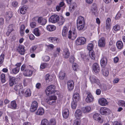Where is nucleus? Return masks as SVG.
<instances>
[{
  "label": "nucleus",
  "mask_w": 125,
  "mask_h": 125,
  "mask_svg": "<svg viewBox=\"0 0 125 125\" xmlns=\"http://www.w3.org/2000/svg\"><path fill=\"white\" fill-rule=\"evenodd\" d=\"M55 88V86L53 85H52L48 86L45 90L46 94L49 95L50 94H52L55 93L54 90Z\"/></svg>",
  "instance_id": "f257e3e1"
},
{
  "label": "nucleus",
  "mask_w": 125,
  "mask_h": 125,
  "mask_svg": "<svg viewBox=\"0 0 125 125\" xmlns=\"http://www.w3.org/2000/svg\"><path fill=\"white\" fill-rule=\"evenodd\" d=\"M90 81L92 83H96L100 87H102L100 80L94 75H92L90 77Z\"/></svg>",
  "instance_id": "f03ea898"
},
{
  "label": "nucleus",
  "mask_w": 125,
  "mask_h": 125,
  "mask_svg": "<svg viewBox=\"0 0 125 125\" xmlns=\"http://www.w3.org/2000/svg\"><path fill=\"white\" fill-rule=\"evenodd\" d=\"M56 96L54 95H52L49 97V98L46 99V101L47 103L50 105H53L55 102V100H56Z\"/></svg>",
  "instance_id": "7ed1b4c3"
},
{
  "label": "nucleus",
  "mask_w": 125,
  "mask_h": 125,
  "mask_svg": "<svg viewBox=\"0 0 125 125\" xmlns=\"http://www.w3.org/2000/svg\"><path fill=\"white\" fill-rule=\"evenodd\" d=\"M86 43V39L84 37H79L76 41V43L77 45H83Z\"/></svg>",
  "instance_id": "20e7f679"
},
{
  "label": "nucleus",
  "mask_w": 125,
  "mask_h": 125,
  "mask_svg": "<svg viewBox=\"0 0 125 125\" xmlns=\"http://www.w3.org/2000/svg\"><path fill=\"white\" fill-rule=\"evenodd\" d=\"M59 16L57 15H52L49 19L50 22L53 23H55L59 21Z\"/></svg>",
  "instance_id": "39448f33"
},
{
  "label": "nucleus",
  "mask_w": 125,
  "mask_h": 125,
  "mask_svg": "<svg viewBox=\"0 0 125 125\" xmlns=\"http://www.w3.org/2000/svg\"><path fill=\"white\" fill-rule=\"evenodd\" d=\"M100 112L101 114L103 115H106L107 114L110 113L111 111L108 108L104 107L101 108Z\"/></svg>",
  "instance_id": "423d86ee"
},
{
  "label": "nucleus",
  "mask_w": 125,
  "mask_h": 125,
  "mask_svg": "<svg viewBox=\"0 0 125 125\" xmlns=\"http://www.w3.org/2000/svg\"><path fill=\"white\" fill-rule=\"evenodd\" d=\"M86 94L87 96L85 99L86 102L87 103H89L93 102L94 99L92 94L90 92H88Z\"/></svg>",
  "instance_id": "0eeeda50"
},
{
  "label": "nucleus",
  "mask_w": 125,
  "mask_h": 125,
  "mask_svg": "<svg viewBox=\"0 0 125 125\" xmlns=\"http://www.w3.org/2000/svg\"><path fill=\"white\" fill-rule=\"evenodd\" d=\"M67 84L68 89L69 91H71L73 89L74 84L73 81L71 80H69L67 82Z\"/></svg>",
  "instance_id": "6e6552de"
},
{
  "label": "nucleus",
  "mask_w": 125,
  "mask_h": 125,
  "mask_svg": "<svg viewBox=\"0 0 125 125\" xmlns=\"http://www.w3.org/2000/svg\"><path fill=\"white\" fill-rule=\"evenodd\" d=\"M98 46L100 47H104L105 44V39L104 37L100 38L98 41Z\"/></svg>",
  "instance_id": "1a4fd4ad"
},
{
  "label": "nucleus",
  "mask_w": 125,
  "mask_h": 125,
  "mask_svg": "<svg viewBox=\"0 0 125 125\" xmlns=\"http://www.w3.org/2000/svg\"><path fill=\"white\" fill-rule=\"evenodd\" d=\"M9 84L10 86H12L16 82V78L14 77L9 76Z\"/></svg>",
  "instance_id": "9d476101"
},
{
  "label": "nucleus",
  "mask_w": 125,
  "mask_h": 125,
  "mask_svg": "<svg viewBox=\"0 0 125 125\" xmlns=\"http://www.w3.org/2000/svg\"><path fill=\"white\" fill-rule=\"evenodd\" d=\"M93 69L95 73H97L99 72L100 70V68L99 67L98 63H95L93 64Z\"/></svg>",
  "instance_id": "9b49d317"
},
{
  "label": "nucleus",
  "mask_w": 125,
  "mask_h": 125,
  "mask_svg": "<svg viewBox=\"0 0 125 125\" xmlns=\"http://www.w3.org/2000/svg\"><path fill=\"white\" fill-rule=\"evenodd\" d=\"M17 50L19 53L22 55L24 54L25 52L24 49V46L23 45H20L18 47Z\"/></svg>",
  "instance_id": "f8f14e48"
},
{
  "label": "nucleus",
  "mask_w": 125,
  "mask_h": 125,
  "mask_svg": "<svg viewBox=\"0 0 125 125\" xmlns=\"http://www.w3.org/2000/svg\"><path fill=\"white\" fill-rule=\"evenodd\" d=\"M82 112L80 110H77L75 112V115L76 119H79L82 116Z\"/></svg>",
  "instance_id": "ddd939ff"
},
{
  "label": "nucleus",
  "mask_w": 125,
  "mask_h": 125,
  "mask_svg": "<svg viewBox=\"0 0 125 125\" xmlns=\"http://www.w3.org/2000/svg\"><path fill=\"white\" fill-rule=\"evenodd\" d=\"M91 108L89 106H87L83 107L82 109L83 112L84 113H89L91 111Z\"/></svg>",
  "instance_id": "4468645a"
},
{
  "label": "nucleus",
  "mask_w": 125,
  "mask_h": 125,
  "mask_svg": "<svg viewBox=\"0 0 125 125\" xmlns=\"http://www.w3.org/2000/svg\"><path fill=\"white\" fill-rule=\"evenodd\" d=\"M38 22L42 25H45L47 22V20L45 19H43L42 17H39L38 19Z\"/></svg>",
  "instance_id": "2eb2a0df"
},
{
  "label": "nucleus",
  "mask_w": 125,
  "mask_h": 125,
  "mask_svg": "<svg viewBox=\"0 0 125 125\" xmlns=\"http://www.w3.org/2000/svg\"><path fill=\"white\" fill-rule=\"evenodd\" d=\"M98 101L100 104L102 106H105L107 104V101L104 98H102L100 99Z\"/></svg>",
  "instance_id": "dca6fc26"
},
{
  "label": "nucleus",
  "mask_w": 125,
  "mask_h": 125,
  "mask_svg": "<svg viewBox=\"0 0 125 125\" xmlns=\"http://www.w3.org/2000/svg\"><path fill=\"white\" fill-rule=\"evenodd\" d=\"M63 55L65 58H68L70 55V53L68 50L67 48L65 49L64 50Z\"/></svg>",
  "instance_id": "f3484780"
},
{
  "label": "nucleus",
  "mask_w": 125,
  "mask_h": 125,
  "mask_svg": "<svg viewBox=\"0 0 125 125\" xmlns=\"http://www.w3.org/2000/svg\"><path fill=\"white\" fill-rule=\"evenodd\" d=\"M107 59L105 57H104L101 60V65L103 67H104L107 64Z\"/></svg>",
  "instance_id": "a211bd4d"
},
{
  "label": "nucleus",
  "mask_w": 125,
  "mask_h": 125,
  "mask_svg": "<svg viewBox=\"0 0 125 125\" xmlns=\"http://www.w3.org/2000/svg\"><path fill=\"white\" fill-rule=\"evenodd\" d=\"M69 112L68 109H65L63 112L62 115L63 117L65 118H67L69 115Z\"/></svg>",
  "instance_id": "6ab92c4d"
},
{
  "label": "nucleus",
  "mask_w": 125,
  "mask_h": 125,
  "mask_svg": "<svg viewBox=\"0 0 125 125\" xmlns=\"http://www.w3.org/2000/svg\"><path fill=\"white\" fill-rule=\"evenodd\" d=\"M99 115H100L99 114L97 113H96L93 115V117L94 120L97 121L98 122L100 121V122H102V121H101V118L99 116Z\"/></svg>",
  "instance_id": "aec40b11"
},
{
  "label": "nucleus",
  "mask_w": 125,
  "mask_h": 125,
  "mask_svg": "<svg viewBox=\"0 0 125 125\" xmlns=\"http://www.w3.org/2000/svg\"><path fill=\"white\" fill-rule=\"evenodd\" d=\"M12 12L11 11L7 12L6 13L5 18L7 21L9 20L12 17Z\"/></svg>",
  "instance_id": "412c9836"
},
{
  "label": "nucleus",
  "mask_w": 125,
  "mask_h": 125,
  "mask_svg": "<svg viewBox=\"0 0 125 125\" xmlns=\"http://www.w3.org/2000/svg\"><path fill=\"white\" fill-rule=\"evenodd\" d=\"M85 26V23H77V29L79 31L82 30Z\"/></svg>",
  "instance_id": "4be33fe9"
},
{
  "label": "nucleus",
  "mask_w": 125,
  "mask_h": 125,
  "mask_svg": "<svg viewBox=\"0 0 125 125\" xmlns=\"http://www.w3.org/2000/svg\"><path fill=\"white\" fill-rule=\"evenodd\" d=\"M47 30L50 31H52L56 29V27L52 25H49L46 27Z\"/></svg>",
  "instance_id": "5701e85b"
},
{
  "label": "nucleus",
  "mask_w": 125,
  "mask_h": 125,
  "mask_svg": "<svg viewBox=\"0 0 125 125\" xmlns=\"http://www.w3.org/2000/svg\"><path fill=\"white\" fill-rule=\"evenodd\" d=\"M44 113V110L42 108H39L37 112H36V114L38 115H42Z\"/></svg>",
  "instance_id": "b1692460"
},
{
  "label": "nucleus",
  "mask_w": 125,
  "mask_h": 125,
  "mask_svg": "<svg viewBox=\"0 0 125 125\" xmlns=\"http://www.w3.org/2000/svg\"><path fill=\"white\" fill-rule=\"evenodd\" d=\"M65 73L63 71H61L60 72L59 75V78L61 80H63L65 77Z\"/></svg>",
  "instance_id": "393cba45"
},
{
  "label": "nucleus",
  "mask_w": 125,
  "mask_h": 125,
  "mask_svg": "<svg viewBox=\"0 0 125 125\" xmlns=\"http://www.w3.org/2000/svg\"><path fill=\"white\" fill-rule=\"evenodd\" d=\"M85 23L84 18L82 16H79L78 18L77 23Z\"/></svg>",
  "instance_id": "a878e982"
},
{
  "label": "nucleus",
  "mask_w": 125,
  "mask_h": 125,
  "mask_svg": "<svg viewBox=\"0 0 125 125\" xmlns=\"http://www.w3.org/2000/svg\"><path fill=\"white\" fill-rule=\"evenodd\" d=\"M111 20L109 18H108L106 21V27L107 29H110V27Z\"/></svg>",
  "instance_id": "bb28decb"
},
{
  "label": "nucleus",
  "mask_w": 125,
  "mask_h": 125,
  "mask_svg": "<svg viewBox=\"0 0 125 125\" xmlns=\"http://www.w3.org/2000/svg\"><path fill=\"white\" fill-rule=\"evenodd\" d=\"M32 71L30 70H27V71L23 73V74L26 76H30L32 75Z\"/></svg>",
  "instance_id": "cd10ccee"
},
{
  "label": "nucleus",
  "mask_w": 125,
  "mask_h": 125,
  "mask_svg": "<svg viewBox=\"0 0 125 125\" xmlns=\"http://www.w3.org/2000/svg\"><path fill=\"white\" fill-rule=\"evenodd\" d=\"M26 8L25 6H22L20 9V13L22 14H25L26 11Z\"/></svg>",
  "instance_id": "c85d7f7f"
},
{
  "label": "nucleus",
  "mask_w": 125,
  "mask_h": 125,
  "mask_svg": "<svg viewBox=\"0 0 125 125\" xmlns=\"http://www.w3.org/2000/svg\"><path fill=\"white\" fill-rule=\"evenodd\" d=\"M61 49L60 48H57L55 52L53 54V55L54 57H56L58 56L60 54Z\"/></svg>",
  "instance_id": "c756f323"
},
{
  "label": "nucleus",
  "mask_w": 125,
  "mask_h": 125,
  "mask_svg": "<svg viewBox=\"0 0 125 125\" xmlns=\"http://www.w3.org/2000/svg\"><path fill=\"white\" fill-rule=\"evenodd\" d=\"M31 92L30 89H28L26 90L24 93V95L25 97H28L31 96Z\"/></svg>",
  "instance_id": "7c9ffc66"
},
{
  "label": "nucleus",
  "mask_w": 125,
  "mask_h": 125,
  "mask_svg": "<svg viewBox=\"0 0 125 125\" xmlns=\"http://www.w3.org/2000/svg\"><path fill=\"white\" fill-rule=\"evenodd\" d=\"M116 45L118 49H121L123 47V44L122 41H118L117 42Z\"/></svg>",
  "instance_id": "2f4dec72"
},
{
  "label": "nucleus",
  "mask_w": 125,
  "mask_h": 125,
  "mask_svg": "<svg viewBox=\"0 0 125 125\" xmlns=\"http://www.w3.org/2000/svg\"><path fill=\"white\" fill-rule=\"evenodd\" d=\"M102 72L103 75L106 76L108 75L109 72L108 69L106 68H103L102 69Z\"/></svg>",
  "instance_id": "473e14b6"
},
{
  "label": "nucleus",
  "mask_w": 125,
  "mask_h": 125,
  "mask_svg": "<svg viewBox=\"0 0 125 125\" xmlns=\"http://www.w3.org/2000/svg\"><path fill=\"white\" fill-rule=\"evenodd\" d=\"M52 77L48 74L46 75L45 76V80L47 83H48L52 80Z\"/></svg>",
  "instance_id": "72a5a7b5"
},
{
  "label": "nucleus",
  "mask_w": 125,
  "mask_h": 125,
  "mask_svg": "<svg viewBox=\"0 0 125 125\" xmlns=\"http://www.w3.org/2000/svg\"><path fill=\"white\" fill-rule=\"evenodd\" d=\"M34 34L36 36H39L41 35V32L39 29L38 28H36L34 30Z\"/></svg>",
  "instance_id": "f704fd0d"
},
{
  "label": "nucleus",
  "mask_w": 125,
  "mask_h": 125,
  "mask_svg": "<svg viewBox=\"0 0 125 125\" xmlns=\"http://www.w3.org/2000/svg\"><path fill=\"white\" fill-rule=\"evenodd\" d=\"M69 9L70 11H73L74 10L75 7L76 6V3L75 2L71 4H70Z\"/></svg>",
  "instance_id": "c9c22d12"
},
{
  "label": "nucleus",
  "mask_w": 125,
  "mask_h": 125,
  "mask_svg": "<svg viewBox=\"0 0 125 125\" xmlns=\"http://www.w3.org/2000/svg\"><path fill=\"white\" fill-rule=\"evenodd\" d=\"M68 30L66 27H64L62 31V35L63 36H65L68 32Z\"/></svg>",
  "instance_id": "e433bc0d"
},
{
  "label": "nucleus",
  "mask_w": 125,
  "mask_h": 125,
  "mask_svg": "<svg viewBox=\"0 0 125 125\" xmlns=\"http://www.w3.org/2000/svg\"><path fill=\"white\" fill-rule=\"evenodd\" d=\"M13 30V29L12 25H9L8 28V31L6 33L7 35H9Z\"/></svg>",
  "instance_id": "4c0bfd02"
},
{
  "label": "nucleus",
  "mask_w": 125,
  "mask_h": 125,
  "mask_svg": "<svg viewBox=\"0 0 125 125\" xmlns=\"http://www.w3.org/2000/svg\"><path fill=\"white\" fill-rule=\"evenodd\" d=\"M11 106L10 108L13 109H15L17 107V104L15 101H13L11 103Z\"/></svg>",
  "instance_id": "58836bf2"
},
{
  "label": "nucleus",
  "mask_w": 125,
  "mask_h": 125,
  "mask_svg": "<svg viewBox=\"0 0 125 125\" xmlns=\"http://www.w3.org/2000/svg\"><path fill=\"white\" fill-rule=\"evenodd\" d=\"M48 40L51 42H57L58 40V38L56 37H50L49 38Z\"/></svg>",
  "instance_id": "ea45409f"
},
{
  "label": "nucleus",
  "mask_w": 125,
  "mask_h": 125,
  "mask_svg": "<svg viewBox=\"0 0 125 125\" xmlns=\"http://www.w3.org/2000/svg\"><path fill=\"white\" fill-rule=\"evenodd\" d=\"M23 88V86L22 85H16L14 86V89L16 91H19L20 89H22Z\"/></svg>",
  "instance_id": "a19ab883"
},
{
  "label": "nucleus",
  "mask_w": 125,
  "mask_h": 125,
  "mask_svg": "<svg viewBox=\"0 0 125 125\" xmlns=\"http://www.w3.org/2000/svg\"><path fill=\"white\" fill-rule=\"evenodd\" d=\"M20 69V68L19 67H16L13 68L12 69V72L13 73L16 74L19 72Z\"/></svg>",
  "instance_id": "79ce46f5"
},
{
  "label": "nucleus",
  "mask_w": 125,
  "mask_h": 125,
  "mask_svg": "<svg viewBox=\"0 0 125 125\" xmlns=\"http://www.w3.org/2000/svg\"><path fill=\"white\" fill-rule=\"evenodd\" d=\"M73 97L76 100L75 101H78L80 99V96L79 94L77 93H75L73 95Z\"/></svg>",
  "instance_id": "37998d69"
},
{
  "label": "nucleus",
  "mask_w": 125,
  "mask_h": 125,
  "mask_svg": "<svg viewBox=\"0 0 125 125\" xmlns=\"http://www.w3.org/2000/svg\"><path fill=\"white\" fill-rule=\"evenodd\" d=\"M41 125H49V122L46 119H43L41 122Z\"/></svg>",
  "instance_id": "c03bdc74"
},
{
  "label": "nucleus",
  "mask_w": 125,
  "mask_h": 125,
  "mask_svg": "<svg viewBox=\"0 0 125 125\" xmlns=\"http://www.w3.org/2000/svg\"><path fill=\"white\" fill-rule=\"evenodd\" d=\"M0 78L1 82L2 83H4L6 81L5 75L3 73L0 75Z\"/></svg>",
  "instance_id": "a18cd8bd"
},
{
  "label": "nucleus",
  "mask_w": 125,
  "mask_h": 125,
  "mask_svg": "<svg viewBox=\"0 0 125 125\" xmlns=\"http://www.w3.org/2000/svg\"><path fill=\"white\" fill-rule=\"evenodd\" d=\"M89 55L90 57L93 60H94L95 58V55L94 53L92 51L89 53Z\"/></svg>",
  "instance_id": "49530a36"
},
{
  "label": "nucleus",
  "mask_w": 125,
  "mask_h": 125,
  "mask_svg": "<svg viewBox=\"0 0 125 125\" xmlns=\"http://www.w3.org/2000/svg\"><path fill=\"white\" fill-rule=\"evenodd\" d=\"M118 104L119 106L125 107V102L122 100L119 101Z\"/></svg>",
  "instance_id": "de8ad7c7"
},
{
  "label": "nucleus",
  "mask_w": 125,
  "mask_h": 125,
  "mask_svg": "<svg viewBox=\"0 0 125 125\" xmlns=\"http://www.w3.org/2000/svg\"><path fill=\"white\" fill-rule=\"evenodd\" d=\"M64 21V18L62 17H61L58 23L59 25H62L63 24Z\"/></svg>",
  "instance_id": "09e8293b"
},
{
  "label": "nucleus",
  "mask_w": 125,
  "mask_h": 125,
  "mask_svg": "<svg viewBox=\"0 0 125 125\" xmlns=\"http://www.w3.org/2000/svg\"><path fill=\"white\" fill-rule=\"evenodd\" d=\"M4 56V55L3 54H2L0 56V64H1L3 62Z\"/></svg>",
  "instance_id": "8fccbe9b"
},
{
  "label": "nucleus",
  "mask_w": 125,
  "mask_h": 125,
  "mask_svg": "<svg viewBox=\"0 0 125 125\" xmlns=\"http://www.w3.org/2000/svg\"><path fill=\"white\" fill-rule=\"evenodd\" d=\"M42 59L43 61L47 62L49 61L50 58L49 56H46L43 57Z\"/></svg>",
  "instance_id": "3c124183"
},
{
  "label": "nucleus",
  "mask_w": 125,
  "mask_h": 125,
  "mask_svg": "<svg viewBox=\"0 0 125 125\" xmlns=\"http://www.w3.org/2000/svg\"><path fill=\"white\" fill-rule=\"evenodd\" d=\"M94 47L92 43H90L87 46L88 49L89 51H91Z\"/></svg>",
  "instance_id": "603ef678"
},
{
  "label": "nucleus",
  "mask_w": 125,
  "mask_h": 125,
  "mask_svg": "<svg viewBox=\"0 0 125 125\" xmlns=\"http://www.w3.org/2000/svg\"><path fill=\"white\" fill-rule=\"evenodd\" d=\"M55 121L54 119H52L50 120L49 125H55Z\"/></svg>",
  "instance_id": "864d4df0"
},
{
  "label": "nucleus",
  "mask_w": 125,
  "mask_h": 125,
  "mask_svg": "<svg viewBox=\"0 0 125 125\" xmlns=\"http://www.w3.org/2000/svg\"><path fill=\"white\" fill-rule=\"evenodd\" d=\"M27 69L26 68V66L25 64L22 65L21 67V71H23V73L25 72Z\"/></svg>",
  "instance_id": "5fc2aeb1"
},
{
  "label": "nucleus",
  "mask_w": 125,
  "mask_h": 125,
  "mask_svg": "<svg viewBox=\"0 0 125 125\" xmlns=\"http://www.w3.org/2000/svg\"><path fill=\"white\" fill-rule=\"evenodd\" d=\"M77 106L76 103L74 102V101H73L71 103V106L73 109H76Z\"/></svg>",
  "instance_id": "6e6d98bb"
},
{
  "label": "nucleus",
  "mask_w": 125,
  "mask_h": 125,
  "mask_svg": "<svg viewBox=\"0 0 125 125\" xmlns=\"http://www.w3.org/2000/svg\"><path fill=\"white\" fill-rule=\"evenodd\" d=\"M120 29V26L118 25H116L114 27V30L116 31L119 30Z\"/></svg>",
  "instance_id": "4d7b16f0"
},
{
  "label": "nucleus",
  "mask_w": 125,
  "mask_h": 125,
  "mask_svg": "<svg viewBox=\"0 0 125 125\" xmlns=\"http://www.w3.org/2000/svg\"><path fill=\"white\" fill-rule=\"evenodd\" d=\"M31 105L37 108L38 106V104L36 101H34L32 103Z\"/></svg>",
  "instance_id": "13d9d810"
},
{
  "label": "nucleus",
  "mask_w": 125,
  "mask_h": 125,
  "mask_svg": "<svg viewBox=\"0 0 125 125\" xmlns=\"http://www.w3.org/2000/svg\"><path fill=\"white\" fill-rule=\"evenodd\" d=\"M37 108V107L31 105L30 108V110L31 112H34L36 110Z\"/></svg>",
  "instance_id": "bf43d9fd"
},
{
  "label": "nucleus",
  "mask_w": 125,
  "mask_h": 125,
  "mask_svg": "<svg viewBox=\"0 0 125 125\" xmlns=\"http://www.w3.org/2000/svg\"><path fill=\"white\" fill-rule=\"evenodd\" d=\"M48 64L47 63H44L41 65L40 68L42 69L48 66Z\"/></svg>",
  "instance_id": "052dcab7"
},
{
  "label": "nucleus",
  "mask_w": 125,
  "mask_h": 125,
  "mask_svg": "<svg viewBox=\"0 0 125 125\" xmlns=\"http://www.w3.org/2000/svg\"><path fill=\"white\" fill-rule=\"evenodd\" d=\"M92 10L93 11V10H97V5L96 4H93L92 6Z\"/></svg>",
  "instance_id": "680f3d73"
},
{
  "label": "nucleus",
  "mask_w": 125,
  "mask_h": 125,
  "mask_svg": "<svg viewBox=\"0 0 125 125\" xmlns=\"http://www.w3.org/2000/svg\"><path fill=\"white\" fill-rule=\"evenodd\" d=\"M30 26L32 28H34L36 26V23L35 22H32L30 23Z\"/></svg>",
  "instance_id": "e2e57ef3"
},
{
  "label": "nucleus",
  "mask_w": 125,
  "mask_h": 125,
  "mask_svg": "<svg viewBox=\"0 0 125 125\" xmlns=\"http://www.w3.org/2000/svg\"><path fill=\"white\" fill-rule=\"evenodd\" d=\"M113 125H122L120 122H118L117 121H114L113 124Z\"/></svg>",
  "instance_id": "0e129e2a"
},
{
  "label": "nucleus",
  "mask_w": 125,
  "mask_h": 125,
  "mask_svg": "<svg viewBox=\"0 0 125 125\" xmlns=\"http://www.w3.org/2000/svg\"><path fill=\"white\" fill-rule=\"evenodd\" d=\"M24 92L23 88L20 89L19 91L18 94L20 96H21L22 94L24 93Z\"/></svg>",
  "instance_id": "69168bd1"
},
{
  "label": "nucleus",
  "mask_w": 125,
  "mask_h": 125,
  "mask_svg": "<svg viewBox=\"0 0 125 125\" xmlns=\"http://www.w3.org/2000/svg\"><path fill=\"white\" fill-rule=\"evenodd\" d=\"M73 69L74 71H76L77 68V64L75 63H73Z\"/></svg>",
  "instance_id": "338daca9"
},
{
  "label": "nucleus",
  "mask_w": 125,
  "mask_h": 125,
  "mask_svg": "<svg viewBox=\"0 0 125 125\" xmlns=\"http://www.w3.org/2000/svg\"><path fill=\"white\" fill-rule=\"evenodd\" d=\"M75 58L73 56H71L69 58V61L71 63H73L74 61Z\"/></svg>",
  "instance_id": "774afa93"
}]
</instances>
